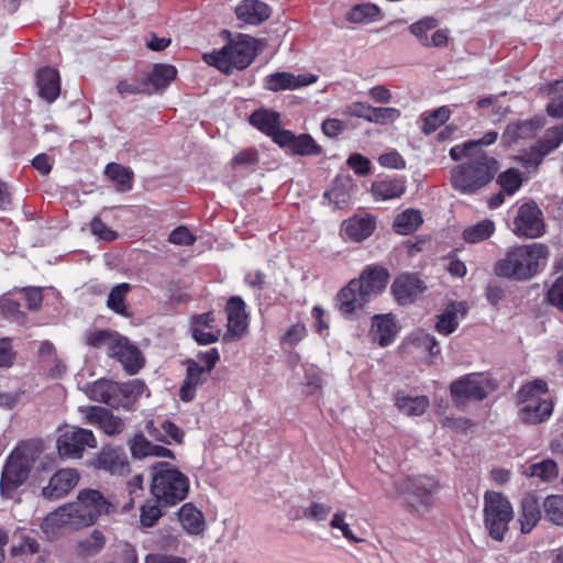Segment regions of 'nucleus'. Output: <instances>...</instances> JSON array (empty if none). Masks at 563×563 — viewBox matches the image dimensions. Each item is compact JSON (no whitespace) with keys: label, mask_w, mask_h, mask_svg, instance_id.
<instances>
[{"label":"nucleus","mask_w":563,"mask_h":563,"mask_svg":"<svg viewBox=\"0 0 563 563\" xmlns=\"http://www.w3.org/2000/svg\"><path fill=\"white\" fill-rule=\"evenodd\" d=\"M234 13L239 21L258 25L269 19L272 10L261 0H243L235 7Z\"/></svg>","instance_id":"nucleus-26"},{"label":"nucleus","mask_w":563,"mask_h":563,"mask_svg":"<svg viewBox=\"0 0 563 563\" xmlns=\"http://www.w3.org/2000/svg\"><path fill=\"white\" fill-rule=\"evenodd\" d=\"M184 364L186 365V376L179 389V397L183 401H190L196 397L197 388L206 383L210 375L194 358H187Z\"/></svg>","instance_id":"nucleus-24"},{"label":"nucleus","mask_w":563,"mask_h":563,"mask_svg":"<svg viewBox=\"0 0 563 563\" xmlns=\"http://www.w3.org/2000/svg\"><path fill=\"white\" fill-rule=\"evenodd\" d=\"M503 192L514 195L522 185L521 174L518 169L509 168L498 177Z\"/></svg>","instance_id":"nucleus-51"},{"label":"nucleus","mask_w":563,"mask_h":563,"mask_svg":"<svg viewBox=\"0 0 563 563\" xmlns=\"http://www.w3.org/2000/svg\"><path fill=\"white\" fill-rule=\"evenodd\" d=\"M177 69L173 65L156 64L148 75V82L156 89H164L176 78Z\"/></svg>","instance_id":"nucleus-42"},{"label":"nucleus","mask_w":563,"mask_h":563,"mask_svg":"<svg viewBox=\"0 0 563 563\" xmlns=\"http://www.w3.org/2000/svg\"><path fill=\"white\" fill-rule=\"evenodd\" d=\"M544 123V118L539 115L509 122L501 134V142L505 146H511L533 140Z\"/></svg>","instance_id":"nucleus-16"},{"label":"nucleus","mask_w":563,"mask_h":563,"mask_svg":"<svg viewBox=\"0 0 563 563\" xmlns=\"http://www.w3.org/2000/svg\"><path fill=\"white\" fill-rule=\"evenodd\" d=\"M110 504L97 489L80 490L74 503L65 504L47 515L45 528H56L59 533L63 528L73 529L93 525L99 516L109 511Z\"/></svg>","instance_id":"nucleus-1"},{"label":"nucleus","mask_w":563,"mask_h":563,"mask_svg":"<svg viewBox=\"0 0 563 563\" xmlns=\"http://www.w3.org/2000/svg\"><path fill=\"white\" fill-rule=\"evenodd\" d=\"M148 433L158 441L169 443V440L180 442L184 433L183 431L172 421L165 420L161 424V430L155 428L154 422H148L146 426Z\"/></svg>","instance_id":"nucleus-41"},{"label":"nucleus","mask_w":563,"mask_h":563,"mask_svg":"<svg viewBox=\"0 0 563 563\" xmlns=\"http://www.w3.org/2000/svg\"><path fill=\"white\" fill-rule=\"evenodd\" d=\"M106 175L117 183L120 191L124 192L132 189L133 173L131 169L117 163H110L106 167Z\"/></svg>","instance_id":"nucleus-43"},{"label":"nucleus","mask_w":563,"mask_h":563,"mask_svg":"<svg viewBox=\"0 0 563 563\" xmlns=\"http://www.w3.org/2000/svg\"><path fill=\"white\" fill-rule=\"evenodd\" d=\"M483 514L489 537L496 541H503L514 519V509L509 499L499 492L487 490L484 495Z\"/></svg>","instance_id":"nucleus-12"},{"label":"nucleus","mask_w":563,"mask_h":563,"mask_svg":"<svg viewBox=\"0 0 563 563\" xmlns=\"http://www.w3.org/2000/svg\"><path fill=\"white\" fill-rule=\"evenodd\" d=\"M549 249L542 243L516 245L494 267L497 276L526 282L537 276L547 265Z\"/></svg>","instance_id":"nucleus-3"},{"label":"nucleus","mask_w":563,"mask_h":563,"mask_svg":"<svg viewBox=\"0 0 563 563\" xmlns=\"http://www.w3.org/2000/svg\"><path fill=\"white\" fill-rule=\"evenodd\" d=\"M130 450L132 456L139 460L147 456L174 459V454L169 449L162 445L153 444L143 434H136L132 439L130 443Z\"/></svg>","instance_id":"nucleus-35"},{"label":"nucleus","mask_w":563,"mask_h":563,"mask_svg":"<svg viewBox=\"0 0 563 563\" xmlns=\"http://www.w3.org/2000/svg\"><path fill=\"white\" fill-rule=\"evenodd\" d=\"M395 406L398 411L408 417L422 416L430 406L427 396H410L405 391L395 394Z\"/></svg>","instance_id":"nucleus-34"},{"label":"nucleus","mask_w":563,"mask_h":563,"mask_svg":"<svg viewBox=\"0 0 563 563\" xmlns=\"http://www.w3.org/2000/svg\"><path fill=\"white\" fill-rule=\"evenodd\" d=\"M227 313V333L224 340L241 338L247 329V314L245 311V302L239 296L231 297L225 306Z\"/></svg>","instance_id":"nucleus-20"},{"label":"nucleus","mask_w":563,"mask_h":563,"mask_svg":"<svg viewBox=\"0 0 563 563\" xmlns=\"http://www.w3.org/2000/svg\"><path fill=\"white\" fill-rule=\"evenodd\" d=\"M523 474L527 477H539L543 482H550L559 474L558 465L553 460H543L529 465Z\"/></svg>","instance_id":"nucleus-44"},{"label":"nucleus","mask_w":563,"mask_h":563,"mask_svg":"<svg viewBox=\"0 0 563 563\" xmlns=\"http://www.w3.org/2000/svg\"><path fill=\"white\" fill-rule=\"evenodd\" d=\"M514 233L517 236L536 239L544 234L542 211L534 202L523 203L514 219Z\"/></svg>","instance_id":"nucleus-15"},{"label":"nucleus","mask_w":563,"mask_h":563,"mask_svg":"<svg viewBox=\"0 0 563 563\" xmlns=\"http://www.w3.org/2000/svg\"><path fill=\"white\" fill-rule=\"evenodd\" d=\"M87 343L104 350L109 356L117 358L130 375L136 374L144 365L141 351L117 332L108 330L91 332L87 336Z\"/></svg>","instance_id":"nucleus-5"},{"label":"nucleus","mask_w":563,"mask_h":563,"mask_svg":"<svg viewBox=\"0 0 563 563\" xmlns=\"http://www.w3.org/2000/svg\"><path fill=\"white\" fill-rule=\"evenodd\" d=\"M277 143L280 147L287 148L291 154L298 156H314L322 152V147L310 134L296 135L289 130L277 135Z\"/></svg>","instance_id":"nucleus-18"},{"label":"nucleus","mask_w":563,"mask_h":563,"mask_svg":"<svg viewBox=\"0 0 563 563\" xmlns=\"http://www.w3.org/2000/svg\"><path fill=\"white\" fill-rule=\"evenodd\" d=\"M380 9L376 4L360 3L353 5L345 18L351 23H369L378 20Z\"/></svg>","instance_id":"nucleus-40"},{"label":"nucleus","mask_w":563,"mask_h":563,"mask_svg":"<svg viewBox=\"0 0 563 563\" xmlns=\"http://www.w3.org/2000/svg\"><path fill=\"white\" fill-rule=\"evenodd\" d=\"M547 155H549V153H545V148L541 147L540 142L537 141L536 144L530 147V150L520 154L518 159L528 169L537 168L543 162Z\"/></svg>","instance_id":"nucleus-52"},{"label":"nucleus","mask_w":563,"mask_h":563,"mask_svg":"<svg viewBox=\"0 0 563 563\" xmlns=\"http://www.w3.org/2000/svg\"><path fill=\"white\" fill-rule=\"evenodd\" d=\"M498 139V132L489 131L485 133L479 140L467 141L462 144H457L450 150V157L455 161H462L466 155L475 156L477 153L487 154L482 150L483 146H489L494 144Z\"/></svg>","instance_id":"nucleus-32"},{"label":"nucleus","mask_w":563,"mask_h":563,"mask_svg":"<svg viewBox=\"0 0 563 563\" xmlns=\"http://www.w3.org/2000/svg\"><path fill=\"white\" fill-rule=\"evenodd\" d=\"M195 361H198L202 365V369L210 375L220 361V353L218 349L211 347L207 351L199 352Z\"/></svg>","instance_id":"nucleus-60"},{"label":"nucleus","mask_w":563,"mask_h":563,"mask_svg":"<svg viewBox=\"0 0 563 563\" xmlns=\"http://www.w3.org/2000/svg\"><path fill=\"white\" fill-rule=\"evenodd\" d=\"M388 278L386 268L377 265L367 266L358 278L352 279L340 290L336 296V308L343 316L350 317L380 295L387 286Z\"/></svg>","instance_id":"nucleus-2"},{"label":"nucleus","mask_w":563,"mask_h":563,"mask_svg":"<svg viewBox=\"0 0 563 563\" xmlns=\"http://www.w3.org/2000/svg\"><path fill=\"white\" fill-rule=\"evenodd\" d=\"M157 500H150L141 507V523L144 527H153L162 517V510Z\"/></svg>","instance_id":"nucleus-55"},{"label":"nucleus","mask_w":563,"mask_h":563,"mask_svg":"<svg viewBox=\"0 0 563 563\" xmlns=\"http://www.w3.org/2000/svg\"><path fill=\"white\" fill-rule=\"evenodd\" d=\"M318 80L313 74L295 75L288 71H276L264 78V88L269 91L297 90L310 86Z\"/></svg>","instance_id":"nucleus-17"},{"label":"nucleus","mask_w":563,"mask_h":563,"mask_svg":"<svg viewBox=\"0 0 563 563\" xmlns=\"http://www.w3.org/2000/svg\"><path fill=\"white\" fill-rule=\"evenodd\" d=\"M396 489L412 514L424 517L433 506V495L439 490V483L432 476H408L396 484Z\"/></svg>","instance_id":"nucleus-10"},{"label":"nucleus","mask_w":563,"mask_h":563,"mask_svg":"<svg viewBox=\"0 0 563 563\" xmlns=\"http://www.w3.org/2000/svg\"><path fill=\"white\" fill-rule=\"evenodd\" d=\"M91 233L97 236L98 240L103 242H112L118 239V233L110 229L100 218L96 217L90 222Z\"/></svg>","instance_id":"nucleus-58"},{"label":"nucleus","mask_w":563,"mask_h":563,"mask_svg":"<svg viewBox=\"0 0 563 563\" xmlns=\"http://www.w3.org/2000/svg\"><path fill=\"white\" fill-rule=\"evenodd\" d=\"M464 158V163L451 170V184L459 192L472 195L494 179L497 161L482 153L466 155Z\"/></svg>","instance_id":"nucleus-4"},{"label":"nucleus","mask_w":563,"mask_h":563,"mask_svg":"<svg viewBox=\"0 0 563 563\" xmlns=\"http://www.w3.org/2000/svg\"><path fill=\"white\" fill-rule=\"evenodd\" d=\"M397 332L398 328L391 313L375 314L372 318L369 334L379 346L390 345L395 341Z\"/></svg>","instance_id":"nucleus-27"},{"label":"nucleus","mask_w":563,"mask_h":563,"mask_svg":"<svg viewBox=\"0 0 563 563\" xmlns=\"http://www.w3.org/2000/svg\"><path fill=\"white\" fill-rule=\"evenodd\" d=\"M547 383L534 380L523 385L518 391V400L521 402L519 419L525 423L537 424L550 418L553 411V402L549 397Z\"/></svg>","instance_id":"nucleus-11"},{"label":"nucleus","mask_w":563,"mask_h":563,"mask_svg":"<svg viewBox=\"0 0 563 563\" xmlns=\"http://www.w3.org/2000/svg\"><path fill=\"white\" fill-rule=\"evenodd\" d=\"M56 448L64 459H80L87 448H97V439L91 430L73 427L58 437Z\"/></svg>","instance_id":"nucleus-14"},{"label":"nucleus","mask_w":563,"mask_h":563,"mask_svg":"<svg viewBox=\"0 0 563 563\" xmlns=\"http://www.w3.org/2000/svg\"><path fill=\"white\" fill-rule=\"evenodd\" d=\"M544 517L556 526H563V497L550 495L543 501Z\"/></svg>","instance_id":"nucleus-47"},{"label":"nucleus","mask_w":563,"mask_h":563,"mask_svg":"<svg viewBox=\"0 0 563 563\" xmlns=\"http://www.w3.org/2000/svg\"><path fill=\"white\" fill-rule=\"evenodd\" d=\"M256 48L253 37L240 34L220 51L203 54V60L220 71L230 74L233 69L246 68L255 58Z\"/></svg>","instance_id":"nucleus-9"},{"label":"nucleus","mask_w":563,"mask_h":563,"mask_svg":"<svg viewBox=\"0 0 563 563\" xmlns=\"http://www.w3.org/2000/svg\"><path fill=\"white\" fill-rule=\"evenodd\" d=\"M451 117V110L446 106L439 107L431 111L429 114L421 117L423 124L421 126L422 132L429 135L435 132L441 125H443Z\"/></svg>","instance_id":"nucleus-45"},{"label":"nucleus","mask_w":563,"mask_h":563,"mask_svg":"<svg viewBox=\"0 0 563 563\" xmlns=\"http://www.w3.org/2000/svg\"><path fill=\"white\" fill-rule=\"evenodd\" d=\"M438 26V20L424 16L409 26L410 32L418 38L422 46L429 45L428 32Z\"/></svg>","instance_id":"nucleus-50"},{"label":"nucleus","mask_w":563,"mask_h":563,"mask_svg":"<svg viewBox=\"0 0 563 563\" xmlns=\"http://www.w3.org/2000/svg\"><path fill=\"white\" fill-rule=\"evenodd\" d=\"M90 465L97 470L118 476H123L130 471L126 455L122 450L114 448H103L93 457Z\"/></svg>","instance_id":"nucleus-21"},{"label":"nucleus","mask_w":563,"mask_h":563,"mask_svg":"<svg viewBox=\"0 0 563 563\" xmlns=\"http://www.w3.org/2000/svg\"><path fill=\"white\" fill-rule=\"evenodd\" d=\"M422 222V214L419 210L407 209L395 218L393 227L395 232L408 235L415 232Z\"/></svg>","instance_id":"nucleus-38"},{"label":"nucleus","mask_w":563,"mask_h":563,"mask_svg":"<svg viewBox=\"0 0 563 563\" xmlns=\"http://www.w3.org/2000/svg\"><path fill=\"white\" fill-rule=\"evenodd\" d=\"M495 229L493 220L484 219L465 228L462 236L466 243H479L489 239L494 234Z\"/></svg>","instance_id":"nucleus-39"},{"label":"nucleus","mask_w":563,"mask_h":563,"mask_svg":"<svg viewBox=\"0 0 563 563\" xmlns=\"http://www.w3.org/2000/svg\"><path fill=\"white\" fill-rule=\"evenodd\" d=\"M131 289V285L122 283L114 286L107 299V306L118 314L126 316L125 297Z\"/></svg>","instance_id":"nucleus-46"},{"label":"nucleus","mask_w":563,"mask_h":563,"mask_svg":"<svg viewBox=\"0 0 563 563\" xmlns=\"http://www.w3.org/2000/svg\"><path fill=\"white\" fill-rule=\"evenodd\" d=\"M179 521L183 528L191 534H199L205 528L203 516L191 504H185L179 510Z\"/></svg>","instance_id":"nucleus-37"},{"label":"nucleus","mask_w":563,"mask_h":563,"mask_svg":"<svg viewBox=\"0 0 563 563\" xmlns=\"http://www.w3.org/2000/svg\"><path fill=\"white\" fill-rule=\"evenodd\" d=\"M323 198L328 199L329 202L334 205L335 207L342 208L344 205L347 203L350 196L339 185H334L331 189L327 190L323 194Z\"/></svg>","instance_id":"nucleus-63"},{"label":"nucleus","mask_w":563,"mask_h":563,"mask_svg":"<svg viewBox=\"0 0 563 563\" xmlns=\"http://www.w3.org/2000/svg\"><path fill=\"white\" fill-rule=\"evenodd\" d=\"M79 474L74 468L57 471L49 479L48 485L42 489V495L48 500L64 497L78 483Z\"/></svg>","instance_id":"nucleus-22"},{"label":"nucleus","mask_w":563,"mask_h":563,"mask_svg":"<svg viewBox=\"0 0 563 563\" xmlns=\"http://www.w3.org/2000/svg\"><path fill=\"white\" fill-rule=\"evenodd\" d=\"M168 241L175 245L188 246L195 243L196 236L186 227H178L172 231Z\"/></svg>","instance_id":"nucleus-62"},{"label":"nucleus","mask_w":563,"mask_h":563,"mask_svg":"<svg viewBox=\"0 0 563 563\" xmlns=\"http://www.w3.org/2000/svg\"><path fill=\"white\" fill-rule=\"evenodd\" d=\"M547 299L563 311V275L559 277L547 292Z\"/></svg>","instance_id":"nucleus-64"},{"label":"nucleus","mask_w":563,"mask_h":563,"mask_svg":"<svg viewBox=\"0 0 563 563\" xmlns=\"http://www.w3.org/2000/svg\"><path fill=\"white\" fill-rule=\"evenodd\" d=\"M452 400L464 405L468 400H483L492 390L490 379L482 373L466 374L454 380L450 387Z\"/></svg>","instance_id":"nucleus-13"},{"label":"nucleus","mask_w":563,"mask_h":563,"mask_svg":"<svg viewBox=\"0 0 563 563\" xmlns=\"http://www.w3.org/2000/svg\"><path fill=\"white\" fill-rule=\"evenodd\" d=\"M36 84L38 95L47 102H53L60 92L59 74L52 67H44L37 71Z\"/></svg>","instance_id":"nucleus-30"},{"label":"nucleus","mask_w":563,"mask_h":563,"mask_svg":"<svg viewBox=\"0 0 563 563\" xmlns=\"http://www.w3.org/2000/svg\"><path fill=\"white\" fill-rule=\"evenodd\" d=\"M144 390L145 384L140 379L122 384L99 379L86 387V395L91 400L103 402L114 409H131Z\"/></svg>","instance_id":"nucleus-6"},{"label":"nucleus","mask_w":563,"mask_h":563,"mask_svg":"<svg viewBox=\"0 0 563 563\" xmlns=\"http://www.w3.org/2000/svg\"><path fill=\"white\" fill-rule=\"evenodd\" d=\"M106 544V538L99 530H93L90 536L86 537L78 543V552L86 556L99 553Z\"/></svg>","instance_id":"nucleus-48"},{"label":"nucleus","mask_w":563,"mask_h":563,"mask_svg":"<svg viewBox=\"0 0 563 563\" xmlns=\"http://www.w3.org/2000/svg\"><path fill=\"white\" fill-rule=\"evenodd\" d=\"M151 493L164 505L174 506L183 501L189 492V479L169 463H157L153 467Z\"/></svg>","instance_id":"nucleus-7"},{"label":"nucleus","mask_w":563,"mask_h":563,"mask_svg":"<svg viewBox=\"0 0 563 563\" xmlns=\"http://www.w3.org/2000/svg\"><path fill=\"white\" fill-rule=\"evenodd\" d=\"M345 518H346V512L343 511V510H338L336 512H334L331 521H330V527L333 528V529H338L341 531L342 536L351 541V542H354V543H357V542H361V539L357 538L353 531L351 530L349 523L345 522Z\"/></svg>","instance_id":"nucleus-57"},{"label":"nucleus","mask_w":563,"mask_h":563,"mask_svg":"<svg viewBox=\"0 0 563 563\" xmlns=\"http://www.w3.org/2000/svg\"><path fill=\"white\" fill-rule=\"evenodd\" d=\"M346 164L358 176H366L371 172V161L358 153L350 155Z\"/></svg>","instance_id":"nucleus-61"},{"label":"nucleus","mask_w":563,"mask_h":563,"mask_svg":"<svg viewBox=\"0 0 563 563\" xmlns=\"http://www.w3.org/2000/svg\"><path fill=\"white\" fill-rule=\"evenodd\" d=\"M376 227V222L371 216H354L345 220L342 224L344 235L354 241L361 242L372 235Z\"/></svg>","instance_id":"nucleus-29"},{"label":"nucleus","mask_w":563,"mask_h":563,"mask_svg":"<svg viewBox=\"0 0 563 563\" xmlns=\"http://www.w3.org/2000/svg\"><path fill=\"white\" fill-rule=\"evenodd\" d=\"M250 123L255 126L261 132L271 136L272 140L277 143V135L284 132V129H280V118L279 114L272 110H257L250 115Z\"/></svg>","instance_id":"nucleus-31"},{"label":"nucleus","mask_w":563,"mask_h":563,"mask_svg":"<svg viewBox=\"0 0 563 563\" xmlns=\"http://www.w3.org/2000/svg\"><path fill=\"white\" fill-rule=\"evenodd\" d=\"M192 339L200 345H209L219 341L221 328L216 323L213 312L196 314L190 320Z\"/></svg>","instance_id":"nucleus-19"},{"label":"nucleus","mask_w":563,"mask_h":563,"mask_svg":"<svg viewBox=\"0 0 563 563\" xmlns=\"http://www.w3.org/2000/svg\"><path fill=\"white\" fill-rule=\"evenodd\" d=\"M540 146L545 148V153H551L563 143V123L547 130L544 136L540 140Z\"/></svg>","instance_id":"nucleus-53"},{"label":"nucleus","mask_w":563,"mask_h":563,"mask_svg":"<svg viewBox=\"0 0 563 563\" xmlns=\"http://www.w3.org/2000/svg\"><path fill=\"white\" fill-rule=\"evenodd\" d=\"M391 290L399 305H408L426 290V286L417 276L402 274L395 279Z\"/></svg>","instance_id":"nucleus-25"},{"label":"nucleus","mask_w":563,"mask_h":563,"mask_svg":"<svg viewBox=\"0 0 563 563\" xmlns=\"http://www.w3.org/2000/svg\"><path fill=\"white\" fill-rule=\"evenodd\" d=\"M38 453L32 444H21L10 453L0 478L2 496L13 498L19 487L26 482Z\"/></svg>","instance_id":"nucleus-8"},{"label":"nucleus","mask_w":563,"mask_h":563,"mask_svg":"<svg viewBox=\"0 0 563 563\" xmlns=\"http://www.w3.org/2000/svg\"><path fill=\"white\" fill-rule=\"evenodd\" d=\"M40 550L38 542L30 537H23L19 542H13L10 548L11 558H19L24 560L27 556H32Z\"/></svg>","instance_id":"nucleus-49"},{"label":"nucleus","mask_w":563,"mask_h":563,"mask_svg":"<svg viewBox=\"0 0 563 563\" xmlns=\"http://www.w3.org/2000/svg\"><path fill=\"white\" fill-rule=\"evenodd\" d=\"M324 380L322 374L314 365L305 366L303 385L309 394H313L322 388Z\"/></svg>","instance_id":"nucleus-56"},{"label":"nucleus","mask_w":563,"mask_h":563,"mask_svg":"<svg viewBox=\"0 0 563 563\" xmlns=\"http://www.w3.org/2000/svg\"><path fill=\"white\" fill-rule=\"evenodd\" d=\"M406 191V181L402 177L374 181L372 192L376 200H390L399 198Z\"/></svg>","instance_id":"nucleus-36"},{"label":"nucleus","mask_w":563,"mask_h":563,"mask_svg":"<svg viewBox=\"0 0 563 563\" xmlns=\"http://www.w3.org/2000/svg\"><path fill=\"white\" fill-rule=\"evenodd\" d=\"M331 512V507L323 503L312 501L303 510V518L312 521H324Z\"/></svg>","instance_id":"nucleus-59"},{"label":"nucleus","mask_w":563,"mask_h":563,"mask_svg":"<svg viewBox=\"0 0 563 563\" xmlns=\"http://www.w3.org/2000/svg\"><path fill=\"white\" fill-rule=\"evenodd\" d=\"M541 519L539 498L534 494H527L521 499L520 507V530L522 533H529Z\"/></svg>","instance_id":"nucleus-33"},{"label":"nucleus","mask_w":563,"mask_h":563,"mask_svg":"<svg viewBox=\"0 0 563 563\" xmlns=\"http://www.w3.org/2000/svg\"><path fill=\"white\" fill-rule=\"evenodd\" d=\"M466 313L467 307L465 302H451L441 314L437 316V332L442 335L453 333L459 327L460 319L464 318Z\"/></svg>","instance_id":"nucleus-28"},{"label":"nucleus","mask_w":563,"mask_h":563,"mask_svg":"<svg viewBox=\"0 0 563 563\" xmlns=\"http://www.w3.org/2000/svg\"><path fill=\"white\" fill-rule=\"evenodd\" d=\"M401 115V112L397 108H390V107H374L372 118H369L371 123L376 124H389L397 121Z\"/></svg>","instance_id":"nucleus-54"},{"label":"nucleus","mask_w":563,"mask_h":563,"mask_svg":"<svg viewBox=\"0 0 563 563\" xmlns=\"http://www.w3.org/2000/svg\"><path fill=\"white\" fill-rule=\"evenodd\" d=\"M86 421L89 424L98 427L107 435L113 437L120 434L125 427L124 421L108 409L99 406H90L86 411Z\"/></svg>","instance_id":"nucleus-23"}]
</instances>
